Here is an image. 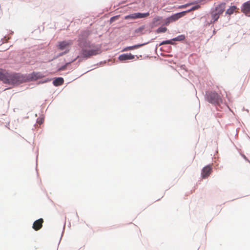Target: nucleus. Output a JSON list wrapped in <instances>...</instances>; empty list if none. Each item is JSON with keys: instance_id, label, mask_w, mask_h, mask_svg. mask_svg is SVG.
Segmentation results:
<instances>
[{"instance_id": "1", "label": "nucleus", "mask_w": 250, "mask_h": 250, "mask_svg": "<svg viewBox=\"0 0 250 250\" xmlns=\"http://www.w3.org/2000/svg\"><path fill=\"white\" fill-rule=\"evenodd\" d=\"M89 34L88 31L85 30L81 32L78 40V45L81 48L80 56H77L75 59L60 67L58 69L59 71L65 70L69 64L75 61L76 59H79V62H82L101 53V46L99 45L92 43L87 40Z\"/></svg>"}, {"instance_id": "2", "label": "nucleus", "mask_w": 250, "mask_h": 250, "mask_svg": "<svg viewBox=\"0 0 250 250\" xmlns=\"http://www.w3.org/2000/svg\"><path fill=\"white\" fill-rule=\"evenodd\" d=\"M205 99L214 105H219L222 103V99L220 95L215 91H209L206 92Z\"/></svg>"}, {"instance_id": "3", "label": "nucleus", "mask_w": 250, "mask_h": 250, "mask_svg": "<svg viewBox=\"0 0 250 250\" xmlns=\"http://www.w3.org/2000/svg\"><path fill=\"white\" fill-rule=\"evenodd\" d=\"M7 79V81H6L5 83L10 84H18L22 83L24 80L22 75L19 73H8Z\"/></svg>"}, {"instance_id": "4", "label": "nucleus", "mask_w": 250, "mask_h": 250, "mask_svg": "<svg viewBox=\"0 0 250 250\" xmlns=\"http://www.w3.org/2000/svg\"><path fill=\"white\" fill-rule=\"evenodd\" d=\"M73 44L72 40L64 41L59 42L58 47L60 50L67 49L64 53H62L61 55L68 52L69 50V47Z\"/></svg>"}, {"instance_id": "5", "label": "nucleus", "mask_w": 250, "mask_h": 250, "mask_svg": "<svg viewBox=\"0 0 250 250\" xmlns=\"http://www.w3.org/2000/svg\"><path fill=\"white\" fill-rule=\"evenodd\" d=\"M149 15V12L145 13H135L129 14L126 16H125V19L126 20L129 19H142L146 18Z\"/></svg>"}, {"instance_id": "6", "label": "nucleus", "mask_w": 250, "mask_h": 250, "mask_svg": "<svg viewBox=\"0 0 250 250\" xmlns=\"http://www.w3.org/2000/svg\"><path fill=\"white\" fill-rule=\"evenodd\" d=\"M212 171L211 166L209 165L205 167L202 170L201 175L203 179L208 177Z\"/></svg>"}, {"instance_id": "7", "label": "nucleus", "mask_w": 250, "mask_h": 250, "mask_svg": "<svg viewBox=\"0 0 250 250\" xmlns=\"http://www.w3.org/2000/svg\"><path fill=\"white\" fill-rule=\"evenodd\" d=\"M242 12L248 16H250V1L245 2L242 7Z\"/></svg>"}, {"instance_id": "8", "label": "nucleus", "mask_w": 250, "mask_h": 250, "mask_svg": "<svg viewBox=\"0 0 250 250\" xmlns=\"http://www.w3.org/2000/svg\"><path fill=\"white\" fill-rule=\"evenodd\" d=\"M226 3L224 2L221 3L218 5L214 9H212L213 11L217 13L218 15H221L225 10Z\"/></svg>"}, {"instance_id": "9", "label": "nucleus", "mask_w": 250, "mask_h": 250, "mask_svg": "<svg viewBox=\"0 0 250 250\" xmlns=\"http://www.w3.org/2000/svg\"><path fill=\"white\" fill-rule=\"evenodd\" d=\"M134 58V56L132 55L131 54H123L120 55L118 59L120 61H125L128 60H132Z\"/></svg>"}, {"instance_id": "10", "label": "nucleus", "mask_w": 250, "mask_h": 250, "mask_svg": "<svg viewBox=\"0 0 250 250\" xmlns=\"http://www.w3.org/2000/svg\"><path fill=\"white\" fill-rule=\"evenodd\" d=\"M43 220L42 218H40L36 221H35L33 224L32 228L35 230H38L41 229L42 226V223Z\"/></svg>"}, {"instance_id": "11", "label": "nucleus", "mask_w": 250, "mask_h": 250, "mask_svg": "<svg viewBox=\"0 0 250 250\" xmlns=\"http://www.w3.org/2000/svg\"><path fill=\"white\" fill-rule=\"evenodd\" d=\"M8 74V73L6 72L5 70L0 69V80L5 83L6 81H7Z\"/></svg>"}, {"instance_id": "12", "label": "nucleus", "mask_w": 250, "mask_h": 250, "mask_svg": "<svg viewBox=\"0 0 250 250\" xmlns=\"http://www.w3.org/2000/svg\"><path fill=\"white\" fill-rule=\"evenodd\" d=\"M42 74L41 73L33 72V73L28 75V79L31 80H36L40 78H42Z\"/></svg>"}, {"instance_id": "13", "label": "nucleus", "mask_w": 250, "mask_h": 250, "mask_svg": "<svg viewBox=\"0 0 250 250\" xmlns=\"http://www.w3.org/2000/svg\"><path fill=\"white\" fill-rule=\"evenodd\" d=\"M211 20L209 22H208L207 23V24L209 25L210 24H211L213 22H214L215 21H217L218 19H219L220 16L218 15V14H217V13H215L214 11H213L212 10H211Z\"/></svg>"}, {"instance_id": "14", "label": "nucleus", "mask_w": 250, "mask_h": 250, "mask_svg": "<svg viewBox=\"0 0 250 250\" xmlns=\"http://www.w3.org/2000/svg\"><path fill=\"white\" fill-rule=\"evenodd\" d=\"M145 28L146 26L142 25L139 27L138 28L136 29L134 31V33L136 34V36H140L144 34L145 33V32L144 31Z\"/></svg>"}, {"instance_id": "15", "label": "nucleus", "mask_w": 250, "mask_h": 250, "mask_svg": "<svg viewBox=\"0 0 250 250\" xmlns=\"http://www.w3.org/2000/svg\"><path fill=\"white\" fill-rule=\"evenodd\" d=\"M63 83V79L62 77H58L56 78L53 81L54 85L57 86L62 85Z\"/></svg>"}, {"instance_id": "16", "label": "nucleus", "mask_w": 250, "mask_h": 250, "mask_svg": "<svg viewBox=\"0 0 250 250\" xmlns=\"http://www.w3.org/2000/svg\"><path fill=\"white\" fill-rule=\"evenodd\" d=\"M147 43H142V44H136V45H133V46H128V47H127L126 48H125L124 50V51H127L128 50H131V49H137L141 46H142L146 44H147Z\"/></svg>"}, {"instance_id": "17", "label": "nucleus", "mask_w": 250, "mask_h": 250, "mask_svg": "<svg viewBox=\"0 0 250 250\" xmlns=\"http://www.w3.org/2000/svg\"><path fill=\"white\" fill-rule=\"evenodd\" d=\"M186 12H182L174 14L172 15L171 16L172 17L174 21L177 20L180 18H181Z\"/></svg>"}, {"instance_id": "18", "label": "nucleus", "mask_w": 250, "mask_h": 250, "mask_svg": "<svg viewBox=\"0 0 250 250\" xmlns=\"http://www.w3.org/2000/svg\"><path fill=\"white\" fill-rule=\"evenodd\" d=\"M236 9V7L235 6H231L229 9H228L226 11V13L228 15H231V14H233V13L234 12V11Z\"/></svg>"}, {"instance_id": "19", "label": "nucleus", "mask_w": 250, "mask_h": 250, "mask_svg": "<svg viewBox=\"0 0 250 250\" xmlns=\"http://www.w3.org/2000/svg\"><path fill=\"white\" fill-rule=\"evenodd\" d=\"M185 39V36L184 35H179L174 38L172 39L174 41H182Z\"/></svg>"}, {"instance_id": "20", "label": "nucleus", "mask_w": 250, "mask_h": 250, "mask_svg": "<svg viewBox=\"0 0 250 250\" xmlns=\"http://www.w3.org/2000/svg\"><path fill=\"white\" fill-rule=\"evenodd\" d=\"M174 41L172 40V39L171 40H166V41H163L162 42H161L160 44H159V46H161L162 45H164V44H173V42Z\"/></svg>"}, {"instance_id": "21", "label": "nucleus", "mask_w": 250, "mask_h": 250, "mask_svg": "<svg viewBox=\"0 0 250 250\" xmlns=\"http://www.w3.org/2000/svg\"><path fill=\"white\" fill-rule=\"evenodd\" d=\"M167 28L166 27H159L158 28L157 30H156V32L158 33H165L167 31Z\"/></svg>"}, {"instance_id": "22", "label": "nucleus", "mask_w": 250, "mask_h": 250, "mask_svg": "<svg viewBox=\"0 0 250 250\" xmlns=\"http://www.w3.org/2000/svg\"><path fill=\"white\" fill-rule=\"evenodd\" d=\"M199 7H200L199 5H195L194 6H192L190 9H188V10L186 11L185 12H186V13L191 12V11L195 10L198 9L199 8Z\"/></svg>"}, {"instance_id": "23", "label": "nucleus", "mask_w": 250, "mask_h": 250, "mask_svg": "<svg viewBox=\"0 0 250 250\" xmlns=\"http://www.w3.org/2000/svg\"><path fill=\"white\" fill-rule=\"evenodd\" d=\"M171 22H172L170 21L169 19H168V18H167L165 20V24L167 25Z\"/></svg>"}, {"instance_id": "24", "label": "nucleus", "mask_w": 250, "mask_h": 250, "mask_svg": "<svg viewBox=\"0 0 250 250\" xmlns=\"http://www.w3.org/2000/svg\"><path fill=\"white\" fill-rule=\"evenodd\" d=\"M161 18L160 17H155L154 19V21H158L160 20Z\"/></svg>"}, {"instance_id": "25", "label": "nucleus", "mask_w": 250, "mask_h": 250, "mask_svg": "<svg viewBox=\"0 0 250 250\" xmlns=\"http://www.w3.org/2000/svg\"><path fill=\"white\" fill-rule=\"evenodd\" d=\"M168 19H169L170 21H171L172 22L174 21L172 17L171 16L170 17H168Z\"/></svg>"}, {"instance_id": "26", "label": "nucleus", "mask_w": 250, "mask_h": 250, "mask_svg": "<svg viewBox=\"0 0 250 250\" xmlns=\"http://www.w3.org/2000/svg\"><path fill=\"white\" fill-rule=\"evenodd\" d=\"M37 122H38V123H39L40 124H41L42 123V119H37Z\"/></svg>"}, {"instance_id": "27", "label": "nucleus", "mask_w": 250, "mask_h": 250, "mask_svg": "<svg viewBox=\"0 0 250 250\" xmlns=\"http://www.w3.org/2000/svg\"><path fill=\"white\" fill-rule=\"evenodd\" d=\"M190 4H191V3H188V4L182 5L181 7H186Z\"/></svg>"}, {"instance_id": "28", "label": "nucleus", "mask_w": 250, "mask_h": 250, "mask_svg": "<svg viewBox=\"0 0 250 250\" xmlns=\"http://www.w3.org/2000/svg\"><path fill=\"white\" fill-rule=\"evenodd\" d=\"M115 18V17H113L111 18V19H110V21H112L113 20H114V19Z\"/></svg>"}, {"instance_id": "29", "label": "nucleus", "mask_w": 250, "mask_h": 250, "mask_svg": "<svg viewBox=\"0 0 250 250\" xmlns=\"http://www.w3.org/2000/svg\"><path fill=\"white\" fill-rule=\"evenodd\" d=\"M242 156H243V157L245 159L247 160V158H246V157L244 155H243H243H242Z\"/></svg>"}, {"instance_id": "30", "label": "nucleus", "mask_w": 250, "mask_h": 250, "mask_svg": "<svg viewBox=\"0 0 250 250\" xmlns=\"http://www.w3.org/2000/svg\"><path fill=\"white\" fill-rule=\"evenodd\" d=\"M213 33L215 34V30L213 31Z\"/></svg>"}]
</instances>
